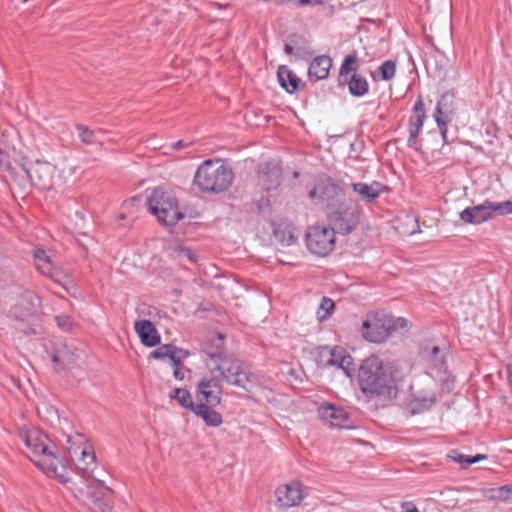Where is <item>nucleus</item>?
<instances>
[{"mask_svg": "<svg viewBox=\"0 0 512 512\" xmlns=\"http://www.w3.org/2000/svg\"><path fill=\"white\" fill-rule=\"evenodd\" d=\"M42 274L49 276L54 282L61 286H66L68 276L53 266L49 269H42Z\"/></svg>", "mask_w": 512, "mask_h": 512, "instance_id": "42", "label": "nucleus"}, {"mask_svg": "<svg viewBox=\"0 0 512 512\" xmlns=\"http://www.w3.org/2000/svg\"><path fill=\"white\" fill-rule=\"evenodd\" d=\"M335 308V303L328 297H323L317 311L318 318L320 320L327 319Z\"/></svg>", "mask_w": 512, "mask_h": 512, "instance_id": "40", "label": "nucleus"}, {"mask_svg": "<svg viewBox=\"0 0 512 512\" xmlns=\"http://www.w3.org/2000/svg\"><path fill=\"white\" fill-rule=\"evenodd\" d=\"M335 232L324 225H315L308 229L306 244L308 250L320 257L329 255L335 248Z\"/></svg>", "mask_w": 512, "mask_h": 512, "instance_id": "12", "label": "nucleus"}, {"mask_svg": "<svg viewBox=\"0 0 512 512\" xmlns=\"http://www.w3.org/2000/svg\"><path fill=\"white\" fill-rule=\"evenodd\" d=\"M396 73V63L393 60L384 61L378 68V74L383 81L391 80Z\"/></svg>", "mask_w": 512, "mask_h": 512, "instance_id": "38", "label": "nucleus"}, {"mask_svg": "<svg viewBox=\"0 0 512 512\" xmlns=\"http://www.w3.org/2000/svg\"><path fill=\"white\" fill-rule=\"evenodd\" d=\"M393 322H394L393 331L397 330V329H405L408 326V321L402 317H398V318L393 317Z\"/></svg>", "mask_w": 512, "mask_h": 512, "instance_id": "50", "label": "nucleus"}, {"mask_svg": "<svg viewBox=\"0 0 512 512\" xmlns=\"http://www.w3.org/2000/svg\"><path fill=\"white\" fill-rule=\"evenodd\" d=\"M170 363L173 366V375L177 380H183L184 379V372H183V364L180 360L175 359V357L172 355L170 357Z\"/></svg>", "mask_w": 512, "mask_h": 512, "instance_id": "44", "label": "nucleus"}, {"mask_svg": "<svg viewBox=\"0 0 512 512\" xmlns=\"http://www.w3.org/2000/svg\"><path fill=\"white\" fill-rule=\"evenodd\" d=\"M75 129L78 133L79 139L83 144L94 145L99 143L100 145H102V143L99 142L97 139V133H104L105 131L103 129H98L97 131H94L83 124H76Z\"/></svg>", "mask_w": 512, "mask_h": 512, "instance_id": "32", "label": "nucleus"}, {"mask_svg": "<svg viewBox=\"0 0 512 512\" xmlns=\"http://www.w3.org/2000/svg\"><path fill=\"white\" fill-rule=\"evenodd\" d=\"M95 454L94 452L86 451L85 449L81 453V458L78 461L77 468L83 471L81 478H94L91 473L95 465Z\"/></svg>", "mask_w": 512, "mask_h": 512, "instance_id": "33", "label": "nucleus"}, {"mask_svg": "<svg viewBox=\"0 0 512 512\" xmlns=\"http://www.w3.org/2000/svg\"><path fill=\"white\" fill-rule=\"evenodd\" d=\"M393 315L386 312L371 311L362 322L363 337L372 343H382L393 332Z\"/></svg>", "mask_w": 512, "mask_h": 512, "instance_id": "9", "label": "nucleus"}, {"mask_svg": "<svg viewBox=\"0 0 512 512\" xmlns=\"http://www.w3.org/2000/svg\"><path fill=\"white\" fill-rule=\"evenodd\" d=\"M178 256L181 258H187L191 263H196L198 261L197 253L187 247L180 248Z\"/></svg>", "mask_w": 512, "mask_h": 512, "instance_id": "45", "label": "nucleus"}, {"mask_svg": "<svg viewBox=\"0 0 512 512\" xmlns=\"http://www.w3.org/2000/svg\"><path fill=\"white\" fill-rule=\"evenodd\" d=\"M286 41L290 42L291 45L295 47L297 52H301L304 50L305 39L301 35H298L296 33L290 34L289 36H287Z\"/></svg>", "mask_w": 512, "mask_h": 512, "instance_id": "43", "label": "nucleus"}, {"mask_svg": "<svg viewBox=\"0 0 512 512\" xmlns=\"http://www.w3.org/2000/svg\"><path fill=\"white\" fill-rule=\"evenodd\" d=\"M319 413L324 420H329L330 425L338 428H349L348 413L341 407L333 404H327L319 408Z\"/></svg>", "mask_w": 512, "mask_h": 512, "instance_id": "22", "label": "nucleus"}, {"mask_svg": "<svg viewBox=\"0 0 512 512\" xmlns=\"http://www.w3.org/2000/svg\"><path fill=\"white\" fill-rule=\"evenodd\" d=\"M224 339L225 337L223 334L217 333L212 335L204 345L203 351L213 365H216V363H219L228 357L225 351Z\"/></svg>", "mask_w": 512, "mask_h": 512, "instance_id": "21", "label": "nucleus"}, {"mask_svg": "<svg viewBox=\"0 0 512 512\" xmlns=\"http://www.w3.org/2000/svg\"><path fill=\"white\" fill-rule=\"evenodd\" d=\"M327 364L342 369L347 377H352L354 363L353 358L349 354L342 355L340 353H336L335 350H332L331 357L327 361Z\"/></svg>", "mask_w": 512, "mask_h": 512, "instance_id": "29", "label": "nucleus"}, {"mask_svg": "<svg viewBox=\"0 0 512 512\" xmlns=\"http://www.w3.org/2000/svg\"><path fill=\"white\" fill-rule=\"evenodd\" d=\"M453 100L454 95L452 93L443 94L441 98L438 100L434 112L435 121L445 143H448L447 124L450 121V117L453 113Z\"/></svg>", "mask_w": 512, "mask_h": 512, "instance_id": "17", "label": "nucleus"}, {"mask_svg": "<svg viewBox=\"0 0 512 512\" xmlns=\"http://www.w3.org/2000/svg\"><path fill=\"white\" fill-rule=\"evenodd\" d=\"M52 361L63 368L74 363V353L65 344H56L52 352Z\"/></svg>", "mask_w": 512, "mask_h": 512, "instance_id": "31", "label": "nucleus"}, {"mask_svg": "<svg viewBox=\"0 0 512 512\" xmlns=\"http://www.w3.org/2000/svg\"><path fill=\"white\" fill-rule=\"evenodd\" d=\"M19 436L34 456L32 460L46 474L59 478L64 483L68 482L63 475L65 467L54 451L56 447L46 434L39 429L31 428L21 430Z\"/></svg>", "mask_w": 512, "mask_h": 512, "instance_id": "2", "label": "nucleus"}, {"mask_svg": "<svg viewBox=\"0 0 512 512\" xmlns=\"http://www.w3.org/2000/svg\"><path fill=\"white\" fill-rule=\"evenodd\" d=\"M55 320L57 322V325L63 329V330H69L71 327V320L69 316L66 315H60L56 316Z\"/></svg>", "mask_w": 512, "mask_h": 512, "instance_id": "46", "label": "nucleus"}, {"mask_svg": "<svg viewBox=\"0 0 512 512\" xmlns=\"http://www.w3.org/2000/svg\"><path fill=\"white\" fill-rule=\"evenodd\" d=\"M326 0H295V5L296 6H299V7H302V6H316V5H321L325 2Z\"/></svg>", "mask_w": 512, "mask_h": 512, "instance_id": "48", "label": "nucleus"}, {"mask_svg": "<svg viewBox=\"0 0 512 512\" xmlns=\"http://www.w3.org/2000/svg\"><path fill=\"white\" fill-rule=\"evenodd\" d=\"M275 505L279 508H291L301 503L304 498L302 485L298 481L279 486L275 491Z\"/></svg>", "mask_w": 512, "mask_h": 512, "instance_id": "14", "label": "nucleus"}, {"mask_svg": "<svg viewBox=\"0 0 512 512\" xmlns=\"http://www.w3.org/2000/svg\"><path fill=\"white\" fill-rule=\"evenodd\" d=\"M22 171L27 175L31 184L40 190L48 189L51 185V168L47 163L36 161L30 165L21 164Z\"/></svg>", "mask_w": 512, "mask_h": 512, "instance_id": "15", "label": "nucleus"}, {"mask_svg": "<svg viewBox=\"0 0 512 512\" xmlns=\"http://www.w3.org/2000/svg\"><path fill=\"white\" fill-rule=\"evenodd\" d=\"M293 175H294V177H298L299 176V172L295 171Z\"/></svg>", "mask_w": 512, "mask_h": 512, "instance_id": "57", "label": "nucleus"}, {"mask_svg": "<svg viewBox=\"0 0 512 512\" xmlns=\"http://www.w3.org/2000/svg\"><path fill=\"white\" fill-rule=\"evenodd\" d=\"M357 381L361 392L368 399L392 401L399 393L396 371L377 355H370L361 362Z\"/></svg>", "mask_w": 512, "mask_h": 512, "instance_id": "1", "label": "nucleus"}, {"mask_svg": "<svg viewBox=\"0 0 512 512\" xmlns=\"http://www.w3.org/2000/svg\"><path fill=\"white\" fill-rule=\"evenodd\" d=\"M39 305V298L31 291L20 295L9 311V318L14 322V328L23 335H34V319Z\"/></svg>", "mask_w": 512, "mask_h": 512, "instance_id": "7", "label": "nucleus"}, {"mask_svg": "<svg viewBox=\"0 0 512 512\" xmlns=\"http://www.w3.org/2000/svg\"><path fill=\"white\" fill-rule=\"evenodd\" d=\"M214 407L215 406L203 404L201 402L196 405L193 413L200 417L207 426L219 427L223 422V418L220 413L213 409Z\"/></svg>", "mask_w": 512, "mask_h": 512, "instance_id": "25", "label": "nucleus"}, {"mask_svg": "<svg viewBox=\"0 0 512 512\" xmlns=\"http://www.w3.org/2000/svg\"><path fill=\"white\" fill-rule=\"evenodd\" d=\"M295 50H296L295 47H293V45H291L290 42L285 41V43H284V51H285L286 54L292 55L295 52Z\"/></svg>", "mask_w": 512, "mask_h": 512, "instance_id": "54", "label": "nucleus"}, {"mask_svg": "<svg viewBox=\"0 0 512 512\" xmlns=\"http://www.w3.org/2000/svg\"><path fill=\"white\" fill-rule=\"evenodd\" d=\"M332 67V59L327 55L315 57L310 63L308 77L311 81L326 79Z\"/></svg>", "mask_w": 512, "mask_h": 512, "instance_id": "24", "label": "nucleus"}, {"mask_svg": "<svg viewBox=\"0 0 512 512\" xmlns=\"http://www.w3.org/2000/svg\"><path fill=\"white\" fill-rule=\"evenodd\" d=\"M279 85L289 94L299 91L305 84L286 65H280L277 70Z\"/></svg>", "mask_w": 512, "mask_h": 512, "instance_id": "23", "label": "nucleus"}, {"mask_svg": "<svg viewBox=\"0 0 512 512\" xmlns=\"http://www.w3.org/2000/svg\"><path fill=\"white\" fill-rule=\"evenodd\" d=\"M400 507L402 512H419L418 508L412 501L402 502Z\"/></svg>", "mask_w": 512, "mask_h": 512, "instance_id": "49", "label": "nucleus"}, {"mask_svg": "<svg viewBox=\"0 0 512 512\" xmlns=\"http://www.w3.org/2000/svg\"><path fill=\"white\" fill-rule=\"evenodd\" d=\"M346 85L352 96L362 97L369 91V83L367 79L359 74H352L347 78Z\"/></svg>", "mask_w": 512, "mask_h": 512, "instance_id": "30", "label": "nucleus"}, {"mask_svg": "<svg viewBox=\"0 0 512 512\" xmlns=\"http://www.w3.org/2000/svg\"><path fill=\"white\" fill-rule=\"evenodd\" d=\"M272 235L277 243L287 247L296 243V227L288 220L279 219L271 221Z\"/></svg>", "mask_w": 512, "mask_h": 512, "instance_id": "19", "label": "nucleus"}, {"mask_svg": "<svg viewBox=\"0 0 512 512\" xmlns=\"http://www.w3.org/2000/svg\"><path fill=\"white\" fill-rule=\"evenodd\" d=\"M512 213V201L507 200L501 203L485 201L483 204L467 207L460 213V219L468 224H480L494 215Z\"/></svg>", "mask_w": 512, "mask_h": 512, "instance_id": "10", "label": "nucleus"}, {"mask_svg": "<svg viewBox=\"0 0 512 512\" xmlns=\"http://www.w3.org/2000/svg\"><path fill=\"white\" fill-rule=\"evenodd\" d=\"M448 457L455 461L456 463H459L462 468H468L472 464L477 463L480 460L486 459L487 456L484 454H476L475 456H469L454 449L448 453Z\"/></svg>", "mask_w": 512, "mask_h": 512, "instance_id": "34", "label": "nucleus"}, {"mask_svg": "<svg viewBox=\"0 0 512 512\" xmlns=\"http://www.w3.org/2000/svg\"><path fill=\"white\" fill-rule=\"evenodd\" d=\"M453 382L454 380H450L449 378L443 380V389H447L448 391H450L452 389Z\"/></svg>", "mask_w": 512, "mask_h": 512, "instance_id": "55", "label": "nucleus"}, {"mask_svg": "<svg viewBox=\"0 0 512 512\" xmlns=\"http://www.w3.org/2000/svg\"><path fill=\"white\" fill-rule=\"evenodd\" d=\"M149 211L166 226H173L184 215L178 210L175 196L161 187L153 189L147 197Z\"/></svg>", "mask_w": 512, "mask_h": 512, "instance_id": "5", "label": "nucleus"}, {"mask_svg": "<svg viewBox=\"0 0 512 512\" xmlns=\"http://www.w3.org/2000/svg\"><path fill=\"white\" fill-rule=\"evenodd\" d=\"M233 171L220 161L206 160L197 169L194 182L202 192L220 193L229 188Z\"/></svg>", "mask_w": 512, "mask_h": 512, "instance_id": "4", "label": "nucleus"}, {"mask_svg": "<svg viewBox=\"0 0 512 512\" xmlns=\"http://www.w3.org/2000/svg\"><path fill=\"white\" fill-rule=\"evenodd\" d=\"M429 361L432 363L434 368L441 370H446V361L445 356L441 354V350L438 346H433L431 350L428 352Z\"/></svg>", "mask_w": 512, "mask_h": 512, "instance_id": "37", "label": "nucleus"}, {"mask_svg": "<svg viewBox=\"0 0 512 512\" xmlns=\"http://www.w3.org/2000/svg\"><path fill=\"white\" fill-rule=\"evenodd\" d=\"M74 496L93 512H111L112 490L96 478H80L73 483Z\"/></svg>", "mask_w": 512, "mask_h": 512, "instance_id": "3", "label": "nucleus"}, {"mask_svg": "<svg viewBox=\"0 0 512 512\" xmlns=\"http://www.w3.org/2000/svg\"><path fill=\"white\" fill-rule=\"evenodd\" d=\"M134 329L144 346L154 347L160 344L161 336L150 320L136 321Z\"/></svg>", "mask_w": 512, "mask_h": 512, "instance_id": "20", "label": "nucleus"}, {"mask_svg": "<svg viewBox=\"0 0 512 512\" xmlns=\"http://www.w3.org/2000/svg\"><path fill=\"white\" fill-rule=\"evenodd\" d=\"M411 397L410 411L412 414H418L430 410L436 404L438 393L434 385H427L413 391Z\"/></svg>", "mask_w": 512, "mask_h": 512, "instance_id": "16", "label": "nucleus"}, {"mask_svg": "<svg viewBox=\"0 0 512 512\" xmlns=\"http://www.w3.org/2000/svg\"><path fill=\"white\" fill-rule=\"evenodd\" d=\"M420 133L418 132H414V131H409V138H408V141H407V145L410 147V148H416V145H417V137Z\"/></svg>", "mask_w": 512, "mask_h": 512, "instance_id": "52", "label": "nucleus"}, {"mask_svg": "<svg viewBox=\"0 0 512 512\" xmlns=\"http://www.w3.org/2000/svg\"><path fill=\"white\" fill-rule=\"evenodd\" d=\"M197 399L199 403L217 406L222 399V385L220 378L211 374L209 377L202 378L197 385Z\"/></svg>", "mask_w": 512, "mask_h": 512, "instance_id": "13", "label": "nucleus"}, {"mask_svg": "<svg viewBox=\"0 0 512 512\" xmlns=\"http://www.w3.org/2000/svg\"><path fill=\"white\" fill-rule=\"evenodd\" d=\"M282 170L273 162H265L258 167V180L265 191L275 190L281 184Z\"/></svg>", "mask_w": 512, "mask_h": 512, "instance_id": "18", "label": "nucleus"}, {"mask_svg": "<svg viewBox=\"0 0 512 512\" xmlns=\"http://www.w3.org/2000/svg\"><path fill=\"white\" fill-rule=\"evenodd\" d=\"M353 190L366 202H372L378 198L383 189V185L377 181L367 184L364 182H358L352 184Z\"/></svg>", "mask_w": 512, "mask_h": 512, "instance_id": "27", "label": "nucleus"}, {"mask_svg": "<svg viewBox=\"0 0 512 512\" xmlns=\"http://www.w3.org/2000/svg\"><path fill=\"white\" fill-rule=\"evenodd\" d=\"M358 68V54L356 51H353L352 53L345 56L341 63L338 75V85L345 86L347 78L352 74H357Z\"/></svg>", "mask_w": 512, "mask_h": 512, "instance_id": "26", "label": "nucleus"}, {"mask_svg": "<svg viewBox=\"0 0 512 512\" xmlns=\"http://www.w3.org/2000/svg\"><path fill=\"white\" fill-rule=\"evenodd\" d=\"M0 169H10V162L8 161L7 154L2 149H0Z\"/></svg>", "mask_w": 512, "mask_h": 512, "instance_id": "51", "label": "nucleus"}, {"mask_svg": "<svg viewBox=\"0 0 512 512\" xmlns=\"http://www.w3.org/2000/svg\"><path fill=\"white\" fill-rule=\"evenodd\" d=\"M328 220L330 229L342 235L350 234L358 225L359 212L357 204L345 197L334 209H329Z\"/></svg>", "mask_w": 512, "mask_h": 512, "instance_id": "8", "label": "nucleus"}, {"mask_svg": "<svg viewBox=\"0 0 512 512\" xmlns=\"http://www.w3.org/2000/svg\"><path fill=\"white\" fill-rule=\"evenodd\" d=\"M174 345L173 344H163L159 346L157 349L150 352V357L157 360H164L173 355Z\"/></svg>", "mask_w": 512, "mask_h": 512, "instance_id": "41", "label": "nucleus"}, {"mask_svg": "<svg viewBox=\"0 0 512 512\" xmlns=\"http://www.w3.org/2000/svg\"><path fill=\"white\" fill-rule=\"evenodd\" d=\"M191 355L189 350L174 345L173 356L181 362Z\"/></svg>", "mask_w": 512, "mask_h": 512, "instance_id": "47", "label": "nucleus"}, {"mask_svg": "<svg viewBox=\"0 0 512 512\" xmlns=\"http://www.w3.org/2000/svg\"><path fill=\"white\" fill-rule=\"evenodd\" d=\"M426 119V112L422 96H419L413 107V114L409 118V131L420 133Z\"/></svg>", "mask_w": 512, "mask_h": 512, "instance_id": "28", "label": "nucleus"}, {"mask_svg": "<svg viewBox=\"0 0 512 512\" xmlns=\"http://www.w3.org/2000/svg\"><path fill=\"white\" fill-rule=\"evenodd\" d=\"M211 374L214 375V372H219L220 380H225L228 384L234 385L240 388H243L246 391L250 389L247 386V383L250 382V376L244 371L243 363L231 356H228L223 361L216 363V365H211L208 363Z\"/></svg>", "mask_w": 512, "mask_h": 512, "instance_id": "11", "label": "nucleus"}, {"mask_svg": "<svg viewBox=\"0 0 512 512\" xmlns=\"http://www.w3.org/2000/svg\"><path fill=\"white\" fill-rule=\"evenodd\" d=\"M506 373H507L508 383H511L512 382V365L511 364H508L506 366Z\"/></svg>", "mask_w": 512, "mask_h": 512, "instance_id": "56", "label": "nucleus"}, {"mask_svg": "<svg viewBox=\"0 0 512 512\" xmlns=\"http://www.w3.org/2000/svg\"><path fill=\"white\" fill-rule=\"evenodd\" d=\"M188 145H189L188 142H185L183 140H178V141L172 143V148L173 149H182V148L187 147Z\"/></svg>", "mask_w": 512, "mask_h": 512, "instance_id": "53", "label": "nucleus"}, {"mask_svg": "<svg viewBox=\"0 0 512 512\" xmlns=\"http://www.w3.org/2000/svg\"><path fill=\"white\" fill-rule=\"evenodd\" d=\"M306 188L308 197L314 204L328 209H334L337 203L346 197L344 189L332 177L323 173L316 175Z\"/></svg>", "mask_w": 512, "mask_h": 512, "instance_id": "6", "label": "nucleus"}, {"mask_svg": "<svg viewBox=\"0 0 512 512\" xmlns=\"http://www.w3.org/2000/svg\"><path fill=\"white\" fill-rule=\"evenodd\" d=\"M484 495L490 500L507 501L512 495V485L489 488L485 491Z\"/></svg>", "mask_w": 512, "mask_h": 512, "instance_id": "36", "label": "nucleus"}, {"mask_svg": "<svg viewBox=\"0 0 512 512\" xmlns=\"http://www.w3.org/2000/svg\"><path fill=\"white\" fill-rule=\"evenodd\" d=\"M34 261L36 268L42 273V269H49L52 264L50 257L47 255L44 249H35L34 251Z\"/></svg>", "mask_w": 512, "mask_h": 512, "instance_id": "39", "label": "nucleus"}, {"mask_svg": "<svg viewBox=\"0 0 512 512\" xmlns=\"http://www.w3.org/2000/svg\"><path fill=\"white\" fill-rule=\"evenodd\" d=\"M170 398L176 400L183 408L194 411L197 404L192 400L190 392L185 388H175Z\"/></svg>", "mask_w": 512, "mask_h": 512, "instance_id": "35", "label": "nucleus"}]
</instances>
